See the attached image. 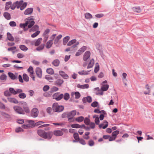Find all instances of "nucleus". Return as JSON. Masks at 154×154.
<instances>
[{"instance_id": "f257e3e1", "label": "nucleus", "mask_w": 154, "mask_h": 154, "mask_svg": "<svg viewBox=\"0 0 154 154\" xmlns=\"http://www.w3.org/2000/svg\"><path fill=\"white\" fill-rule=\"evenodd\" d=\"M37 133L40 137L45 139H50L51 138L53 134L52 132L49 131L46 132L43 130L41 129L37 131Z\"/></svg>"}, {"instance_id": "c03bdc74", "label": "nucleus", "mask_w": 154, "mask_h": 154, "mask_svg": "<svg viewBox=\"0 0 154 154\" xmlns=\"http://www.w3.org/2000/svg\"><path fill=\"white\" fill-rule=\"evenodd\" d=\"M71 127L72 128H80V125L77 124H74L71 125Z\"/></svg>"}, {"instance_id": "1a4fd4ad", "label": "nucleus", "mask_w": 154, "mask_h": 154, "mask_svg": "<svg viewBox=\"0 0 154 154\" xmlns=\"http://www.w3.org/2000/svg\"><path fill=\"white\" fill-rule=\"evenodd\" d=\"M33 9L32 8H27L24 11V14L25 15H30L32 13Z\"/></svg>"}, {"instance_id": "c756f323", "label": "nucleus", "mask_w": 154, "mask_h": 154, "mask_svg": "<svg viewBox=\"0 0 154 154\" xmlns=\"http://www.w3.org/2000/svg\"><path fill=\"white\" fill-rule=\"evenodd\" d=\"M94 63V60L93 59H92L90 60V62L88 64V65L87 66V69H89L90 68H92L93 66Z\"/></svg>"}, {"instance_id": "cd10ccee", "label": "nucleus", "mask_w": 154, "mask_h": 154, "mask_svg": "<svg viewBox=\"0 0 154 154\" xmlns=\"http://www.w3.org/2000/svg\"><path fill=\"white\" fill-rule=\"evenodd\" d=\"M132 9L134 12L137 13H140L141 11V9L139 7H134Z\"/></svg>"}, {"instance_id": "774afa93", "label": "nucleus", "mask_w": 154, "mask_h": 154, "mask_svg": "<svg viewBox=\"0 0 154 154\" xmlns=\"http://www.w3.org/2000/svg\"><path fill=\"white\" fill-rule=\"evenodd\" d=\"M83 53L81 51V50L79 49L76 53L75 54L76 56H79L82 54Z\"/></svg>"}, {"instance_id": "6e6d98bb", "label": "nucleus", "mask_w": 154, "mask_h": 154, "mask_svg": "<svg viewBox=\"0 0 154 154\" xmlns=\"http://www.w3.org/2000/svg\"><path fill=\"white\" fill-rule=\"evenodd\" d=\"M45 78L46 79L49 80L50 82H51V80H52L53 79L52 77H51V76L49 75H46L45 77Z\"/></svg>"}, {"instance_id": "2eb2a0df", "label": "nucleus", "mask_w": 154, "mask_h": 154, "mask_svg": "<svg viewBox=\"0 0 154 154\" xmlns=\"http://www.w3.org/2000/svg\"><path fill=\"white\" fill-rule=\"evenodd\" d=\"M77 87L78 88H80L83 89L88 88L89 86L88 84H85L82 85L80 84H78L77 85Z\"/></svg>"}, {"instance_id": "f03ea898", "label": "nucleus", "mask_w": 154, "mask_h": 154, "mask_svg": "<svg viewBox=\"0 0 154 154\" xmlns=\"http://www.w3.org/2000/svg\"><path fill=\"white\" fill-rule=\"evenodd\" d=\"M64 106L62 105H59L58 103H55L52 105V109L54 112H60L62 111L64 109Z\"/></svg>"}, {"instance_id": "5fc2aeb1", "label": "nucleus", "mask_w": 154, "mask_h": 154, "mask_svg": "<svg viewBox=\"0 0 154 154\" xmlns=\"http://www.w3.org/2000/svg\"><path fill=\"white\" fill-rule=\"evenodd\" d=\"M84 122L86 125H89L90 122V119L88 118H85L84 119Z\"/></svg>"}, {"instance_id": "9b49d317", "label": "nucleus", "mask_w": 154, "mask_h": 154, "mask_svg": "<svg viewBox=\"0 0 154 154\" xmlns=\"http://www.w3.org/2000/svg\"><path fill=\"white\" fill-rule=\"evenodd\" d=\"M36 74L37 76L41 78L42 77V71L41 69L39 67H37L35 69Z\"/></svg>"}, {"instance_id": "bb28decb", "label": "nucleus", "mask_w": 154, "mask_h": 154, "mask_svg": "<svg viewBox=\"0 0 154 154\" xmlns=\"http://www.w3.org/2000/svg\"><path fill=\"white\" fill-rule=\"evenodd\" d=\"M7 37L8 39L10 41H13L14 40V38L9 32L7 33Z\"/></svg>"}, {"instance_id": "ea45409f", "label": "nucleus", "mask_w": 154, "mask_h": 154, "mask_svg": "<svg viewBox=\"0 0 154 154\" xmlns=\"http://www.w3.org/2000/svg\"><path fill=\"white\" fill-rule=\"evenodd\" d=\"M84 120V117L82 116H79L76 118L75 120L78 122H81L83 121Z\"/></svg>"}, {"instance_id": "2f4dec72", "label": "nucleus", "mask_w": 154, "mask_h": 154, "mask_svg": "<svg viewBox=\"0 0 154 154\" xmlns=\"http://www.w3.org/2000/svg\"><path fill=\"white\" fill-rule=\"evenodd\" d=\"M11 4L12 2H8L6 3L5 8V10H8L9 9L10 7L11 8Z\"/></svg>"}, {"instance_id": "c85d7f7f", "label": "nucleus", "mask_w": 154, "mask_h": 154, "mask_svg": "<svg viewBox=\"0 0 154 154\" xmlns=\"http://www.w3.org/2000/svg\"><path fill=\"white\" fill-rule=\"evenodd\" d=\"M39 29V27L37 25H35L32 28L30 29L29 31L30 32H34L38 30Z\"/></svg>"}, {"instance_id": "ddd939ff", "label": "nucleus", "mask_w": 154, "mask_h": 154, "mask_svg": "<svg viewBox=\"0 0 154 154\" xmlns=\"http://www.w3.org/2000/svg\"><path fill=\"white\" fill-rule=\"evenodd\" d=\"M91 53L90 51H86L84 54L83 59L85 61L87 60L90 57Z\"/></svg>"}, {"instance_id": "e2e57ef3", "label": "nucleus", "mask_w": 154, "mask_h": 154, "mask_svg": "<svg viewBox=\"0 0 154 154\" xmlns=\"http://www.w3.org/2000/svg\"><path fill=\"white\" fill-rule=\"evenodd\" d=\"M73 137L74 138V139L76 140H79V134L78 133H74L73 134Z\"/></svg>"}, {"instance_id": "8fccbe9b", "label": "nucleus", "mask_w": 154, "mask_h": 154, "mask_svg": "<svg viewBox=\"0 0 154 154\" xmlns=\"http://www.w3.org/2000/svg\"><path fill=\"white\" fill-rule=\"evenodd\" d=\"M44 44H42L39 47L36 48V50L38 51H40L42 50L44 47Z\"/></svg>"}, {"instance_id": "a211bd4d", "label": "nucleus", "mask_w": 154, "mask_h": 154, "mask_svg": "<svg viewBox=\"0 0 154 154\" xmlns=\"http://www.w3.org/2000/svg\"><path fill=\"white\" fill-rule=\"evenodd\" d=\"M8 74L11 79L12 80L17 79V75H15L12 72H9Z\"/></svg>"}, {"instance_id": "393cba45", "label": "nucleus", "mask_w": 154, "mask_h": 154, "mask_svg": "<svg viewBox=\"0 0 154 154\" xmlns=\"http://www.w3.org/2000/svg\"><path fill=\"white\" fill-rule=\"evenodd\" d=\"M85 18L87 19L90 20L92 18L93 16L92 15L89 13H86L85 14Z\"/></svg>"}, {"instance_id": "7c9ffc66", "label": "nucleus", "mask_w": 154, "mask_h": 154, "mask_svg": "<svg viewBox=\"0 0 154 154\" xmlns=\"http://www.w3.org/2000/svg\"><path fill=\"white\" fill-rule=\"evenodd\" d=\"M1 115L4 118L7 119H9L11 118V116L8 113L6 112H2L1 113Z\"/></svg>"}, {"instance_id": "a19ab883", "label": "nucleus", "mask_w": 154, "mask_h": 154, "mask_svg": "<svg viewBox=\"0 0 154 154\" xmlns=\"http://www.w3.org/2000/svg\"><path fill=\"white\" fill-rule=\"evenodd\" d=\"M23 79L26 82H28L29 81V77L25 73H24L23 74Z\"/></svg>"}, {"instance_id": "bf43d9fd", "label": "nucleus", "mask_w": 154, "mask_h": 154, "mask_svg": "<svg viewBox=\"0 0 154 154\" xmlns=\"http://www.w3.org/2000/svg\"><path fill=\"white\" fill-rule=\"evenodd\" d=\"M12 94H11L10 92L8 91H6L4 92V95L6 97L11 96Z\"/></svg>"}, {"instance_id": "3c124183", "label": "nucleus", "mask_w": 154, "mask_h": 154, "mask_svg": "<svg viewBox=\"0 0 154 154\" xmlns=\"http://www.w3.org/2000/svg\"><path fill=\"white\" fill-rule=\"evenodd\" d=\"M27 5V3L26 2H25L23 3L20 8V10L21 11L23 10L26 7Z\"/></svg>"}, {"instance_id": "49530a36", "label": "nucleus", "mask_w": 154, "mask_h": 154, "mask_svg": "<svg viewBox=\"0 0 154 154\" xmlns=\"http://www.w3.org/2000/svg\"><path fill=\"white\" fill-rule=\"evenodd\" d=\"M145 88L148 90V91H144V94H149L150 92V91L149 90L150 88L149 86L148 85H146L145 86Z\"/></svg>"}, {"instance_id": "c9c22d12", "label": "nucleus", "mask_w": 154, "mask_h": 154, "mask_svg": "<svg viewBox=\"0 0 154 154\" xmlns=\"http://www.w3.org/2000/svg\"><path fill=\"white\" fill-rule=\"evenodd\" d=\"M19 48L21 50L24 51H26L28 49V48L24 45H20Z\"/></svg>"}, {"instance_id": "f3484780", "label": "nucleus", "mask_w": 154, "mask_h": 154, "mask_svg": "<svg viewBox=\"0 0 154 154\" xmlns=\"http://www.w3.org/2000/svg\"><path fill=\"white\" fill-rule=\"evenodd\" d=\"M76 114V111L75 110H73L67 114V117L73 118Z\"/></svg>"}, {"instance_id": "f8f14e48", "label": "nucleus", "mask_w": 154, "mask_h": 154, "mask_svg": "<svg viewBox=\"0 0 154 154\" xmlns=\"http://www.w3.org/2000/svg\"><path fill=\"white\" fill-rule=\"evenodd\" d=\"M108 122L106 120H104L103 123L100 124L99 126L100 128H102L103 129L106 128L108 126Z\"/></svg>"}, {"instance_id": "aec40b11", "label": "nucleus", "mask_w": 154, "mask_h": 154, "mask_svg": "<svg viewBox=\"0 0 154 154\" xmlns=\"http://www.w3.org/2000/svg\"><path fill=\"white\" fill-rule=\"evenodd\" d=\"M74 95H75V98L78 99L80 97V94L79 92H72L71 93V95L73 96Z\"/></svg>"}, {"instance_id": "052dcab7", "label": "nucleus", "mask_w": 154, "mask_h": 154, "mask_svg": "<svg viewBox=\"0 0 154 154\" xmlns=\"http://www.w3.org/2000/svg\"><path fill=\"white\" fill-rule=\"evenodd\" d=\"M58 90V88L56 87H54L51 89V94L48 95H50L51 94V93L57 91Z\"/></svg>"}, {"instance_id": "a878e982", "label": "nucleus", "mask_w": 154, "mask_h": 154, "mask_svg": "<svg viewBox=\"0 0 154 154\" xmlns=\"http://www.w3.org/2000/svg\"><path fill=\"white\" fill-rule=\"evenodd\" d=\"M52 44L53 42H52V40H50L47 42L45 45V47L47 48H49L51 47Z\"/></svg>"}, {"instance_id": "4be33fe9", "label": "nucleus", "mask_w": 154, "mask_h": 154, "mask_svg": "<svg viewBox=\"0 0 154 154\" xmlns=\"http://www.w3.org/2000/svg\"><path fill=\"white\" fill-rule=\"evenodd\" d=\"M59 74L64 79H67L68 78V75L63 71H60Z\"/></svg>"}, {"instance_id": "58836bf2", "label": "nucleus", "mask_w": 154, "mask_h": 154, "mask_svg": "<svg viewBox=\"0 0 154 154\" xmlns=\"http://www.w3.org/2000/svg\"><path fill=\"white\" fill-rule=\"evenodd\" d=\"M90 71H84L83 70L82 71L78 72V73L81 75H87L88 74V73Z\"/></svg>"}, {"instance_id": "338daca9", "label": "nucleus", "mask_w": 154, "mask_h": 154, "mask_svg": "<svg viewBox=\"0 0 154 154\" xmlns=\"http://www.w3.org/2000/svg\"><path fill=\"white\" fill-rule=\"evenodd\" d=\"M17 57L19 58H21L24 57V55L23 54L18 53L17 54Z\"/></svg>"}, {"instance_id": "f704fd0d", "label": "nucleus", "mask_w": 154, "mask_h": 154, "mask_svg": "<svg viewBox=\"0 0 154 154\" xmlns=\"http://www.w3.org/2000/svg\"><path fill=\"white\" fill-rule=\"evenodd\" d=\"M27 71L29 73V76L32 75L34 74V71L33 67L30 66L29 68L28 69Z\"/></svg>"}, {"instance_id": "0eeeda50", "label": "nucleus", "mask_w": 154, "mask_h": 154, "mask_svg": "<svg viewBox=\"0 0 154 154\" xmlns=\"http://www.w3.org/2000/svg\"><path fill=\"white\" fill-rule=\"evenodd\" d=\"M66 130V129H62L61 130H55L54 131V135L57 136H62L63 134V131H65Z\"/></svg>"}, {"instance_id": "5701e85b", "label": "nucleus", "mask_w": 154, "mask_h": 154, "mask_svg": "<svg viewBox=\"0 0 154 154\" xmlns=\"http://www.w3.org/2000/svg\"><path fill=\"white\" fill-rule=\"evenodd\" d=\"M3 16L7 20H10L11 19V17L10 14L7 12H5L4 13Z\"/></svg>"}, {"instance_id": "dca6fc26", "label": "nucleus", "mask_w": 154, "mask_h": 154, "mask_svg": "<svg viewBox=\"0 0 154 154\" xmlns=\"http://www.w3.org/2000/svg\"><path fill=\"white\" fill-rule=\"evenodd\" d=\"M92 98L89 96H88L86 97H84L82 99V101L84 103L88 102V103H91L92 102Z\"/></svg>"}, {"instance_id": "4d7b16f0", "label": "nucleus", "mask_w": 154, "mask_h": 154, "mask_svg": "<svg viewBox=\"0 0 154 154\" xmlns=\"http://www.w3.org/2000/svg\"><path fill=\"white\" fill-rule=\"evenodd\" d=\"M40 32L39 31H37L33 33L31 35V37L32 38H35L40 33Z\"/></svg>"}, {"instance_id": "680f3d73", "label": "nucleus", "mask_w": 154, "mask_h": 154, "mask_svg": "<svg viewBox=\"0 0 154 154\" xmlns=\"http://www.w3.org/2000/svg\"><path fill=\"white\" fill-rule=\"evenodd\" d=\"M9 25L12 27L16 26H17L16 22L14 21H11L9 23Z\"/></svg>"}, {"instance_id": "20e7f679", "label": "nucleus", "mask_w": 154, "mask_h": 154, "mask_svg": "<svg viewBox=\"0 0 154 154\" xmlns=\"http://www.w3.org/2000/svg\"><path fill=\"white\" fill-rule=\"evenodd\" d=\"M9 90L11 94L13 95H16L18 94H20L23 92V90L20 88H17L15 89L13 88H9Z\"/></svg>"}, {"instance_id": "37998d69", "label": "nucleus", "mask_w": 154, "mask_h": 154, "mask_svg": "<svg viewBox=\"0 0 154 154\" xmlns=\"http://www.w3.org/2000/svg\"><path fill=\"white\" fill-rule=\"evenodd\" d=\"M42 39L40 38H38L36 41L35 43V45L36 46L38 45L41 43Z\"/></svg>"}, {"instance_id": "6e6552de", "label": "nucleus", "mask_w": 154, "mask_h": 154, "mask_svg": "<svg viewBox=\"0 0 154 154\" xmlns=\"http://www.w3.org/2000/svg\"><path fill=\"white\" fill-rule=\"evenodd\" d=\"M38 112L37 109L35 108H34L31 111V116L32 117H36L38 115Z\"/></svg>"}, {"instance_id": "0e129e2a", "label": "nucleus", "mask_w": 154, "mask_h": 154, "mask_svg": "<svg viewBox=\"0 0 154 154\" xmlns=\"http://www.w3.org/2000/svg\"><path fill=\"white\" fill-rule=\"evenodd\" d=\"M90 126V128L91 129H94L95 127V124L93 122H91L89 124Z\"/></svg>"}, {"instance_id": "39448f33", "label": "nucleus", "mask_w": 154, "mask_h": 154, "mask_svg": "<svg viewBox=\"0 0 154 154\" xmlns=\"http://www.w3.org/2000/svg\"><path fill=\"white\" fill-rule=\"evenodd\" d=\"M13 109L17 113L20 114H24V112L23 108L18 106H15L13 107Z\"/></svg>"}, {"instance_id": "b1692460", "label": "nucleus", "mask_w": 154, "mask_h": 154, "mask_svg": "<svg viewBox=\"0 0 154 154\" xmlns=\"http://www.w3.org/2000/svg\"><path fill=\"white\" fill-rule=\"evenodd\" d=\"M93 118L95 119L94 120L95 123L96 125H99L100 123V121L99 119L98 116L96 115H94L93 116Z\"/></svg>"}, {"instance_id": "864d4df0", "label": "nucleus", "mask_w": 154, "mask_h": 154, "mask_svg": "<svg viewBox=\"0 0 154 154\" xmlns=\"http://www.w3.org/2000/svg\"><path fill=\"white\" fill-rule=\"evenodd\" d=\"M7 76L4 74H2L0 77V79L2 80H5L6 79Z\"/></svg>"}, {"instance_id": "9d476101", "label": "nucleus", "mask_w": 154, "mask_h": 154, "mask_svg": "<svg viewBox=\"0 0 154 154\" xmlns=\"http://www.w3.org/2000/svg\"><path fill=\"white\" fill-rule=\"evenodd\" d=\"M21 104L23 105V108L24 110V112L25 111L27 113H29L30 112V110L29 108L27 106V103L25 102H23Z\"/></svg>"}, {"instance_id": "4c0bfd02", "label": "nucleus", "mask_w": 154, "mask_h": 154, "mask_svg": "<svg viewBox=\"0 0 154 154\" xmlns=\"http://www.w3.org/2000/svg\"><path fill=\"white\" fill-rule=\"evenodd\" d=\"M60 63V61L56 59L54 60L52 62L53 64L55 66H57Z\"/></svg>"}, {"instance_id": "473e14b6", "label": "nucleus", "mask_w": 154, "mask_h": 154, "mask_svg": "<svg viewBox=\"0 0 154 154\" xmlns=\"http://www.w3.org/2000/svg\"><path fill=\"white\" fill-rule=\"evenodd\" d=\"M23 2V0H21L19 2L17 1L15 2L16 5H17V9H18L20 8Z\"/></svg>"}, {"instance_id": "603ef678", "label": "nucleus", "mask_w": 154, "mask_h": 154, "mask_svg": "<svg viewBox=\"0 0 154 154\" xmlns=\"http://www.w3.org/2000/svg\"><path fill=\"white\" fill-rule=\"evenodd\" d=\"M63 98L65 100H68L69 98V95L68 93H66L64 95H63Z\"/></svg>"}, {"instance_id": "6ab92c4d", "label": "nucleus", "mask_w": 154, "mask_h": 154, "mask_svg": "<svg viewBox=\"0 0 154 154\" xmlns=\"http://www.w3.org/2000/svg\"><path fill=\"white\" fill-rule=\"evenodd\" d=\"M109 88V85H104L102 84V86L101 87V89L102 91H106Z\"/></svg>"}, {"instance_id": "e433bc0d", "label": "nucleus", "mask_w": 154, "mask_h": 154, "mask_svg": "<svg viewBox=\"0 0 154 154\" xmlns=\"http://www.w3.org/2000/svg\"><path fill=\"white\" fill-rule=\"evenodd\" d=\"M63 81L61 79H58L55 82V85H57L60 86L63 83Z\"/></svg>"}, {"instance_id": "a18cd8bd", "label": "nucleus", "mask_w": 154, "mask_h": 154, "mask_svg": "<svg viewBox=\"0 0 154 154\" xmlns=\"http://www.w3.org/2000/svg\"><path fill=\"white\" fill-rule=\"evenodd\" d=\"M18 97L20 98L24 99L26 97V96L25 93L22 92L19 94Z\"/></svg>"}, {"instance_id": "79ce46f5", "label": "nucleus", "mask_w": 154, "mask_h": 154, "mask_svg": "<svg viewBox=\"0 0 154 154\" xmlns=\"http://www.w3.org/2000/svg\"><path fill=\"white\" fill-rule=\"evenodd\" d=\"M76 40L75 39H72L69 41L67 44L68 46H70L72 45L73 44L76 43Z\"/></svg>"}, {"instance_id": "412c9836", "label": "nucleus", "mask_w": 154, "mask_h": 154, "mask_svg": "<svg viewBox=\"0 0 154 154\" xmlns=\"http://www.w3.org/2000/svg\"><path fill=\"white\" fill-rule=\"evenodd\" d=\"M62 35H59L58 36L56 37L54 40V43L55 45H56L57 44L59 40H60L62 37Z\"/></svg>"}, {"instance_id": "72a5a7b5", "label": "nucleus", "mask_w": 154, "mask_h": 154, "mask_svg": "<svg viewBox=\"0 0 154 154\" xmlns=\"http://www.w3.org/2000/svg\"><path fill=\"white\" fill-rule=\"evenodd\" d=\"M70 37L69 36L65 37L63 39V44L66 45L68 41L69 40Z\"/></svg>"}, {"instance_id": "13d9d810", "label": "nucleus", "mask_w": 154, "mask_h": 154, "mask_svg": "<svg viewBox=\"0 0 154 154\" xmlns=\"http://www.w3.org/2000/svg\"><path fill=\"white\" fill-rule=\"evenodd\" d=\"M98 105V103L97 102L94 101L91 103V106L94 107H96Z\"/></svg>"}, {"instance_id": "4468645a", "label": "nucleus", "mask_w": 154, "mask_h": 154, "mask_svg": "<svg viewBox=\"0 0 154 154\" xmlns=\"http://www.w3.org/2000/svg\"><path fill=\"white\" fill-rule=\"evenodd\" d=\"M7 99L8 101L11 103H18V101L14 97H8L7 98Z\"/></svg>"}, {"instance_id": "de8ad7c7", "label": "nucleus", "mask_w": 154, "mask_h": 154, "mask_svg": "<svg viewBox=\"0 0 154 154\" xmlns=\"http://www.w3.org/2000/svg\"><path fill=\"white\" fill-rule=\"evenodd\" d=\"M47 72L50 74H53L54 73V71L53 69L51 68L48 69L46 70Z\"/></svg>"}, {"instance_id": "69168bd1", "label": "nucleus", "mask_w": 154, "mask_h": 154, "mask_svg": "<svg viewBox=\"0 0 154 154\" xmlns=\"http://www.w3.org/2000/svg\"><path fill=\"white\" fill-rule=\"evenodd\" d=\"M50 30L49 29H47L44 32L43 35H48V34Z\"/></svg>"}, {"instance_id": "7ed1b4c3", "label": "nucleus", "mask_w": 154, "mask_h": 154, "mask_svg": "<svg viewBox=\"0 0 154 154\" xmlns=\"http://www.w3.org/2000/svg\"><path fill=\"white\" fill-rule=\"evenodd\" d=\"M25 21L26 22V24H27V26L28 25V27L29 28L32 27L35 23L34 19L30 17L26 18Z\"/></svg>"}, {"instance_id": "423d86ee", "label": "nucleus", "mask_w": 154, "mask_h": 154, "mask_svg": "<svg viewBox=\"0 0 154 154\" xmlns=\"http://www.w3.org/2000/svg\"><path fill=\"white\" fill-rule=\"evenodd\" d=\"M63 97V94H60L59 92L56 93L53 95V98L57 101L60 100Z\"/></svg>"}, {"instance_id": "09e8293b", "label": "nucleus", "mask_w": 154, "mask_h": 154, "mask_svg": "<svg viewBox=\"0 0 154 154\" xmlns=\"http://www.w3.org/2000/svg\"><path fill=\"white\" fill-rule=\"evenodd\" d=\"M119 131L117 130L116 131L112 132V135L115 138H116L117 135L119 134Z\"/></svg>"}]
</instances>
